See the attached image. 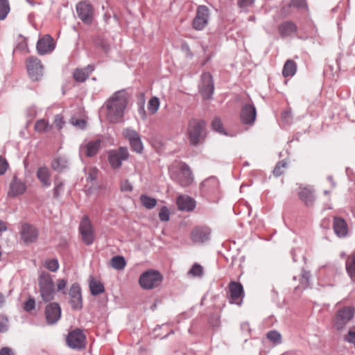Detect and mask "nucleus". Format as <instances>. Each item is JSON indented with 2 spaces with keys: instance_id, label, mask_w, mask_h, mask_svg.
<instances>
[{
  "instance_id": "obj_53",
  "label": "nucleus",
  "mask_w": 355,
  "mask_h": 355,
  "mask_svg": "<svg viewBox=\"0 0 355 355\" xmlns=\"http://www.w3.org/2000/svg\"><path fill=\"white\" fill-rule=\"evenodd\" d=\"M54 123L58 129H62L64 125L63 117L60 114L55 115L54 117Z\"/></svg>"
},
{
  "instance_id": "obj_58",
  "label": "nucleus",
  "mask_w": 355,
  "mask_h": 355,
  "mask_svg": "<svg viewBox=\"0 0 355 355\" xmlns=\"http://www.w3.org/2000/svg\"><path fill=\"white\" fill-rule=\"evenodd\" d=\"M282 119L286 122H289L291 119V112L290 110H286L282 114Z\"/></svg>"
},
{
  "instance_id": "obj_3",
  "label": "nucleus",
  "mask_w": 355,
  "mask_h": 355,
  "mask_svg": "<svg viewBox=\"0 0 355 355\" xmlns=\"http://www.w3.org/2000/svg\"><path fill=\"white\" fill-rule=\"evenodd\" d=\"M39 291L42 300L48 302L54 299L55 295V284L52 276L47 272L42 271L38 277Z\"/></svg>"
},
{
  "instance_id": "obj_50",
  "label": "nucleus",
  "mask_w": 355,
  "mask_h": 355,
  "mask_svg": "<svg viewBox=\"0 0 355 355\" xmlns=\"http://www.w3.org/2000/svg\"><path fill=\"white\" fill-rule=\"evenodd\" d=\"M35 307V301L33 298H29L25 303L24 309L26 311H31Z\"/></svg>"
},
{
  "instance_id": "obj_41",
  "label": "nucleus",
  "mask_w": 355,
  "mask_h": 355,
  "mask_svg": "<svg viewBox=\"0 0 355 355\" xmlns=\"http://www.w3.org/2000/svg\"><path fill=\"white\" fill-rule=\"evenodd\" d=\"M203 268L201 265L196 263L188 271V275L193 277H201L203 275Z\"/></svg>"
},
{
  "instance_id": "obj_35",
  "label": "nucleus",
  "mask_w": 355,
  "mask_h": 355,
  "mask_svg": "<svg viewBox=\"0 0 355 355\" xmlns=\"http://www.w3.org/2000/svg\"><path fill=\"white\" fill-rule=\"evenodd\" d=\"M110 264L113 268L120 270L125 268L126 261L123 257L118 255L111 259Z\"/></svg>"
},
{
  "instance_id": "obj_62",
  "label": "nucleus",
  "mask_w": 355,
  "mask_h": 355,
  "mask_svg": "<svg viewBox=\"0 0 355 355\" xmlns=\"http://www.w3.org/2000/svg\"><path fill=\"white\" fill-rule=\"evenodd\" d=\"M241 329L243 331H248L249 330V323L248 322H243V323H242Z\"/></svg>"
},
{
  "instance_id": "obj_26",
  "label": "nucleus",
  "mask_w": 355,
  "mask_h": 355,
  "mask_svg": "<svg viewBox=\"0 0 355 355\" xmlns=\"http://www.w3.org/2000/svg\"><path fill=\"white\" fill-rule=\"evenodd\" d=\"M26 190V184L15 176L10 184V191L8 195L10 196H17L23 194Z\"/></svg>"
},
{
  "instance_id": "obj_8",
  "label": "nucleus",
  "mask_w": 355,
  "mask_h": 355,
  "mask_svg": "<svg viewBox=\"0 0 355 355\" xmlns=\"http://www.w3.org/2000/svg\"><path fill=\"white\" fill-rule=\"evenodd\" d=\"M129 153L126 147H120L116 150H112L108 153V161L112 168H119L122 162L128 159Z\"/></svg>"
},
{
  "instance_id": "obj_60",
  "label": "nucleus",
  "mask_w": 355,
  "mask_h": 355,
  "mask_svg": "<svg viewBox=\"0 0 355 355\" xmlns=\"http://www.w3.org/2000/svg\"><path fill=\"white\" fill-rule=\"evenodd\" d=\"M7 230V226L6 223L0 220V232H5Z\"/></svg>"
},
{
  "instance_id": "obj_51",
  "label": "nucleus",
  "mask_w": 355,
  "mask_h": 355,
  "mask_svg": "<svg viewBox=\"0 0 355 355\" xmlns=\"http://www.w3.org/2000/svg\"><path fill=\"white\" fill-rule=\"evenodd\" d=\"M289 6L303 8L306 7V3L304 0H291L289 3Z\"/></svg>"
},
{
  "instance_id": "obj_11",
  "label": "nucleus",
  "mask_w": 355,
  "mask_h": 355,
  "mask_svg": "<svg viewBox=\"0 0 355 355\" xmlns=\"http://www.w3.org/2000/svg\"><path fill=\"white\" fill-rule=\"evenodd\" d=\"M124 137L128 140L132 150L141 153L144 150L143 143L139 133L130 128H126L123 131Z\"/></svg>"
},
{
  "instance_id": "obj_19",
  "label": "nucleus",
  "mask_w": 355,
  "mask_h": 355,
  "mask_svg": "<svg viewBox=\"0 0 355 355\" xmlns=\"http://www.w3.org/2000/svg\"><path fill=\"white\" fill-rule=\"evenodd\" d=\"M76 12L78 17L85 24H91L92 21V6L91 4L82 1L77 4Z\"/></svg>"
},
{
  "instance_id": "obj_37",
  "label": "nucleus",
  "mask_w": 355,
  "mask_h": 355,
  "mask_svg": "<svg viewBox=\"0 0 355 355\" xmlns=\"http://www.w3.org/2000/svg\"><path fill=\"white\" fill-rule=\"evenodd\" d=\"M160 105L159 99L156 97L153 96L150 98L148 105L147 108L150 114H155L157 112L159 107Z\"/></svg>"
},
{
  "instance_id": "obj_22",
  "label": "nucleus",
  "mask_w": 355,
  "mask_h": 355,
  "mask_svg": "<svg viewBox=\"0 0 355 355\" xmlns=\"http://www.w3.org/2000/svg\"><path fill=\"white\" fill-rule=\"evenodd\" d=\"M101 139H96L90 141L85 144H82L79 148L80 155H85L87 157L94 156L101 147Z\"/></svg>"
},
{
  "instance_id": "obj_20",
  "label": "nucleus",
  "mask_w": 355,
  "mask_h": 355,
  "mask_svg": "<svg viewBox=\"0 0 355 355\" xmlns=\"http://www.w3.org/2000/svg\"><path fill=\"white\" fill-rule=\"evenodd\" d=\"M36 48L40 55L51 53L55 49L53 39L49 35H45L37 41Z\"/></svg>"
},
{
  "instance_id": "obj_49",
  "label": "nucleus",
  "mask_w": 355,
  "mask_h": 355,
  "mask_svg": "<svg viewBox=\"0 0 355 355\" xmlns=\"http://www.w3.org/2000/svg\"><path fill=\"white\" fill-rule=\"evenodd\" d=\"M67 281L65 279H60L58 280L57 290L62 292L63 294H66V287Z\"/></svg>"
},
{
  "instance_id": "obj_36",
  "label": "nucleus",
  "mask_w": 355,
  "mask_h": 355,
  "mask_svg": "<svg viewBox=\"0 0 355 355\" xmlns=\"http://www.w3.org/2000/svg\"><path fill=\"white\" fill-rule=\"evenodd\" d=\"M266 338L274 345H278L282 343V335L276 330H271L266 334Z\"/></svg>"
},
{
  "instance_id": "obj_2",
  "label": "nucleus",
  "mask_w": 355,
  "mask_h": 355,
  "mask_svg": "<svg viewBox=\"0 0 355 355\" xmlns=\"http://www.w3.org/2000/svg\"><path fill=\"white\" fill-rule=\"evenodd\" d=\"M205 125L206 123L203 120L197 119L189 120L187 132L191 146H196L204 141Z\"/></svg>"
},
{
  "instance_id": "obj_31",
  "label": "nucleus",
  "mask_w": 355,
  "mask_h": 355,
  "mask_svg": "<svg viewBox=\"0 0 355 355\" xmlns=\"http://www.w3.org/2000/svg\"><path fill=\"white\" fill-rule=\"evenodd\" d=\"M37 177L44 187H49L51 186L50 173L48 168L45 166L40 167L37 171Z\"/></svg>"
},
{
  "instance_id": "obj_25",
  "label": "nucleus",
  "mask_w": 355,
  "mask_h": 355,
  "mask_svg": "<svg viewBox=\"0 0 355 355\" xmlns=\"http://www.w3.org/2000/svg\"><path fill=\"white\" fill-rule=\"evenodd\" d=\"M201 79L208 84L207 87L200 86V90L203 98L208 99L211 98L214 90L212 76L209 73H204L201 76Z\"/></svg>"
},
{
  "instance_id": "obj_4",
  "label": "nucleus",
  "mask_w": 355,
  "mask_h": 355,
  "mask_svg": "<svg viewBox=\"0 0 355 355\" xmlns=\"http://www.w3.org/2000/svg\"><path fill=\"white\" fill-rule=\"evenodd\" d=\"M163 276L155 270H148L143 272L139 277L141 288L150 290L157 287L162 282Z\"/></svg>"
},
{
  "instance_id": "obj_63",
  "label": "nucleus",
  "mask_w": 355,
  "mask_h": 355,
  "mask_svg": "<svg viewBox=\"0 0 355 355\" xmlns=\"http://www.w3.org/2000/svg\"><path fill=\"white\" fill-rule=\"evenodd\" d=\"M4 302H5L4 295L1 293H0V307L3 306Z\"/></svg>"
},
{
  "instance_id": "obj_18",
  "label": "nucleus",
  "mask_w": 355,
  "mask_h": 355,
  "mask_svg": "<svg viewBox=\"0 0 355 355\" xmlns=\"http://www.w3.org/2000/svg\"><path fill=\"white\" fill-rule=\"evenodd\" d=\"M241 121L246 125H252L257 117V110L252 103H248L243 106L241 111Z\"/></svg>"
},
{
  "instance_id": "obj_29",
  "label": "nucleus",
  "mask_w": 355,
  "mask_h": 355,
  "mask_svg": "<svg viewBox=\"0 0 355 355\" xmlns=\"http://www.w3.org/2000/svg\"><path fill=\"white\" fill-rule=\"evenodd\" d=\"M89 287L92 295L96 296L105 291V287L103 283L95 279L93 277H89Z\"/></svg>"
},
{
  "instance_id": "obj_59",
  "label": "nucleus",
  "mask_w": 355,
  "mask_h": 355,
  "mask_svg": "<svg viewBox=\"0 0 355 355\" xmlns=\"http://www.w3.org/2000/svg\"><path fill=\"white\" fill-rule=\"evenodd\" d=\"M139 113L140 114L141 118L143 119H146V117H147V115H146V111H145V109H144V105H142L139 109Z\"/></svg>"
},
{
  "instance_id": "obj_6",
  "label": "nucleus",
  "mask_w": 355,
  "mask_h": 355,
  "mask_svg": "<svg viewBox=\"0 0 355 355\" xmlns=\"http://www.w3.org/2000/svg\"><path fill=\"white\" fill-rule=\"evenodd\" d=\"M171 178L181 187H187L190 185L193 180L190 167L184 163L181 164L180 168L172 173Z\"/></svg>"
},
{
  "instance_id": "obj_54",
  "label": "nucleus",
  "mask_w": 355,
  "mask_h": 355,
  "mask_svg": "<svg viewBox=\"0 0 355 355\" xmlns=\"http://www.w3.org/2000/svg\"><path fill=\"white\" fill-rule=\"evenodd\" d=\"M71 123L73 125L78 127L80 129H84L86 125V123L83 119H71Z\"/></svg>"
},
{
  "instance_id": "obj_38",
  "label": "nucleus",
  "mask_w": 355,
  "mask_h": 355,
  "mask_svg": "<svg viewBox=\"0 0 355 355\" xmlns=\"http://www.w3.org/2000/svg\"><path fill=\"white\" fill-rule=\"evenodd\" d=\"M140 201L142 205L148 209H153L157 204L155 198L149 197L144 194L141 195Z\"/></svg>"
},
{
  "instance_id": "obj_24",
  "label": "nucleus",
  "mask_w": 355,
  "mask_h": 355,
  "mask_svg": "<svg viewBox=\"0 0 355 355\" xmlns=\"http://www.w3.org/2000/svg\"><path fill=\"white\" fill-rule=\"evenodd\" d=\"M333 229L336 235L339 238H345L348 234V225L345 219L341 217H334Z\"/></svg>"
},
{
  "instance_id": "obj_9",
  "label": "nucleus",
  "mask_w": 355,
  "mask_h": 355,
  "mask_svg": "<svg viewBox=\"0 0 355 355\" xmlns=\"http://www.w3.org/2000/svg\"><path fill=\"white\" fill-rule=\"evenodd\" d=\"M209 16V8L206 6H199L196 10V15L193 20V28L196 31L203 30L208 24Z\"/></svg>"
},
{
  "instance_id": "obj_21",
  "label": "nucleus",
  "mask_w": 355,
  "mask_h": 355,
  "mask_svg": "<svg viewBox=\"0 0 355 355\" xmlns=\"http://www.w3.org/2000/svg\"><path fill=\"white\" fill-rule=\"evenodd\" d=\"M210 234L207 227H196L191 232V239L194 243H201L209 239Z\"/></svg>"
},
{
  "instance_id": "obj_28",
  "label": "nucleus",
  "mask_w": 355,
  "mask_h": 355,
  "mask_svg": "<svg viewBox=\"0 0 355 355\" xmlns=\"http://www.w3.org/2000/svg\"><path fill=\"white\" fill-rule=\"evenodd\" d=\"M278 30L281 36L286 37L295 34L297 31V28L293 21H286L279 24Z\"/></svg>"
},
{
  "instance_id": "obj_56",
  "label": "nucleus",
  "mask_w": 355,
  "mask_h": 355,
  "mask_svg": "<svg viewBox=\"0 0 355 355\" xmlns=\"http://www.w3.org/2000/svg\"><path fill=\"white\" fill-rule=\"evenodd\" d=\"M7 318L2 315H0V332H4L7 330Z\"/></svg>"
},
{
  "instance_id": "obj_61",
  "label": "nucleus",
  "mask_w": 355,
  "mask_h": 355,
  "mask_svg": "<svg viewBox=\"0 0 355 355\" xmlns=\"http://www.w3.org/2000/svg\"><path fill=\"white\" fill-rule=\"evenodd\" d=\"M182 49L185 50L188 53V54H189L190 56H192V54L191 53L190 49H189V46L187 44H184L182 45Z\"/></svg>"
},
{
  "instance_id": "obj_7",
  "label": "nucleus",
  "mask_w": 355,
  "mask_h": 355,
  "mask_svg": "<svg viewBox=\"0 0 355 355\" xmlns=\"http://www.w3.org/2000/svg\"><path fill=\"white\" fill-rule=\"evenodd\" d=\"M201 194L207 198H216L220 192V184L218 180L211 176L205 179L200 184Z\"/></svg>"
},
{
  "instance_id": "obj_40",
  "label": "nucleus",
  "mask_w": 355,
  "mask_h": 355,
  "mask_svg": "<svg viewBox=\"0 0 355 355\" xmlns=\"http://www.w3.org/2000/svg\"><path fill=\"white\" fill-rule=\"evenodd\" d=\"M10 10L8 0H0V20H3Z\"/></svg>"
},
{
  "instance_id": "obj_46",
  "label": "nucleus",
  "mask_w": 355,
  "mask_h": 355,
  "mask_svg": "<svg viewBox=\"0 0 355 355\" xmlns=\"http://www.w3.org/2000/svg\"><path fill=\"white\" fill-rule=\"evenodd\" d=\"M254 0H239L238 6L243 12H248L253 6Z\"/></svg>"
},
{
  "instance_id": "obj_27",
  "label": "nucleus",
  "mask_w": 355,
  "mask_h": 355,
  "mask_svg": "<svg viewBox=\"0 0 355 355\" xmlns=\"http://www.w3.org/2000/svg\"><path fill=\"white\" fill-rule=\"evenodd\" d=\"M177 205L181 211H192L196 207V201L188 196H179Z\"/></svg>"
},
{
  "instance_id": "obj_57",
  "label": "nucleus",
  "mask_w": 355,
  "mask_h": 355,
  "mask_svg": "<svg viewBox=\"0 0 355 355\" xmlns=\"http://www.w3.org/2000/svg\"><path fill=\"white\" fill-rule=\"evenodd\" d=\"M0 355H15V354L11 348L5 347L0 350Z\"/></svg>"
},
{
  "instance_id": "obj_47",
  "label": "nucleus",
  "mask_w": 355,
  "mask_h": 355,
  "mask_svg": "<svg viewBox=\"0 0 355 355\" xmlns=\"http://www.w3.org/2000/svg\"><path fill=\"white\" fill-rule=\"evenodd\" d=\"M159 218L161 221L166 222L169 220L170 213L166 207H162L159 213Z\"/></svg>"
},
{
  "instance_id": "obj_64",
  "label": "nucleus",
  "mask_w": 355,
  "mask_h": 355,
  "mask_svg": "<svg viewBox=\"0 0 355 355\" xmlns=\"http://www.w3.org/2000/svg\"><path fill=\"white\" fill-rule=\"evenodd\" d=\"M29 111L31 112V114H30L31 116L34 117L36 114V111H35V108H31Z\"/></svg>"
},
{
  "instance_id": "obj_33",
  "label": "nucleus",
  "mask_w": 355,
  "mask_h": 355,
  "mask_svg": "<svg viewBox=\"0 0 355 355\" xmlns=\"http://www.w3.org/2000/svg\"><path fill=\"white\" fill-rule=\"evenodd\" d=\"M68 160L64 157H59L52 162V167L55 171H62L67 167Z\"/></svg>"
},
{
  "instance_id": "obj_42",
  "label": "nucleus",
  "mask_w": 355,
  "mask_h": 355,
  "mask_svg": "<svg viewBox=\"0 0 355 355\" xmlns=\"http://www.w3.org/2000/svg\"><path fill=\"white\" fill-rule=\"evenodd\" d=\"M44 266L47 270L56 272L59 268V262L57 259H47L44 261Z\"/></svg>"
},
{
  "instance_id": "obj_43",
  "label": "nucleus",
  "mask_w": 355,
  "mask_h": 355,
  "mask_svg": "<svg viewBox=\"0 0 355 355\" xmlns=\"http://www.w3.org/2000/svg\"><path fill=\"white\" fill-rule=\"evenodd\" d=\"M211 125L216 132L225 135H227L223 128V123L219 118H215L211 123Z\"/></svg>"
},
{
  "instance_id": "obj_45",
  "label": "nucleus",
  "mask_w": 355,
  "mask_h": 355,
  "mask_svg": "<svg viewBox=\"0 0 355 355\" xmlns=\"http://www.w3.org/2000/svg\"><path fill=\"white\" fill-rule=\"evenodd\" d=\"M286 166L287 164L286 162L283 160L279 162L273 170L274 175L276 177L280 176L284 173V170L286 168Z\"/></svg>"
},
{
  "instance_id": "obj_52",
  "label": "nucleus",
  "mask_w": 355,
  "mask_h": 355,
  "mask_svg": "<svg viewBox=\"0 0 355 355\" xmlns=\"http://www.w3.org/2000/svg\"><path fill=\"white\" fill-rule=\"evenodd\" d=\"M133 187L132 184L128 180H125L121 183V190L122 191H132Z\"/></svg>"
},
{
  "instance_id": "obj_1",
  "label": "nucleus",
  "mask_w": 355,
  "mask_h": 355,
  "mask_svg": "<svg viewBox=\"0 0 355 355\" xmlns=\"http://www.w3.org/2000/svg\"><path fill=\"white\" fill-rule=\"evenodd\" d=\"M128 104V97L125 89L114 92L105 103L107 121L112 123H122Z\"/></svg>"
},
{
  "instance_id": "obj_12",
  "label": "nucleus",
  "mask_w": 355,
  "mask_h": 355,
  "mask_svg": "<svg viewBox=\"0 0 355 355\" xmlns=\"http://www.w3.org/2000/svg\"><path fill=\"white\" fill-rule=\"evenodd\" d=\"M79 231L81 234L82 240L87 245L93 243L94 235L92 229V225L87 216H84L79 225Z\"/></svg>"
},
{
  "instance_id": "obj_34",
  "label": "nucleus",
  "mask_w": 355,
  "mask_h": 355,
  "mask_svg": "<svg viewBox=\"0 0 355 355\" xmlns=\"http://www.w3.org/2000/svg\"><path fill=\"white\" fill-rule=\"evenodd\" d=\"M51 125L44 119H40L35 122V130L39 133H45L51 130Z\"/></svg>"
},
{
  "instance_id": "obj_16",
  "label": "nucleus",
  "mask_w": 355,
  "mask_h": 355,
  "mask_svg": "<svg viewBox=\"0 0 355 355\" xmlns=\"http://www.w3.org/2000/svg\"><path fill=\"white\" fill-rule=\"evenodd\" d=\"M21 240L26 244L33 243L38 237V230L33 225L24 223L21 225Z\"/></svg>"
},
{
  "instance_id": "obj_30",
  "label": "nucleus",
  "mask_w": 355,
  "mask_h": 355,
  "mask_svg": "<svg viewBox=\"0 0 355 355\" xmlns=\"http://www.w3.org/2000/svg\"><path fill=\"white\" fill-rule=\"evenodd\" d=\"M311 277V275L309 271L302 269L299 275L300 284L295 287V291L307 288L310 285Z\"/></svg>"
},
{
  "instance_id": "obj_15",
  "label": "nucleus",
  "mask_w": 355,
  "mask_h": 355,
  "mask_svg": "<svg viewBox=\"0 0 355 355\" xmlns=\"http://www.w3.org/2000/svg\"><path fill=\"white\" fill-rule=\"evenodd\" d=\"M67 343L69 347L80 349L85 347V336L81 330L76 329L69 334L67 337Z\"/></svg>"
},
{
  "instance_id": "obj_55",
  "label": "nucleus",
  "mask_w": 355,
  "mask_h": 355,
  "mask_svg": "<svg viewBox=\"0 0 355 355\" xmlns=\"http://www.w3.org/2000/svg\"><path fill=\"white\" fill-rule=\"evenodd\" d=\"M8 167L7 161L0 156V175H3L6 173Z\"/></svg>"
},
{
  "instance_id": "obj_44",
  "label": "nucleus",
  "mask_w": 355,
  "mask_h": 355,
  "mask_svg": "<svg viewBox=\"0 0 355 355\" xmlns=\"http://www.w3.org/2000/svg\"><path fill=\"white\" fill-rule=\"evenodd\" d=\"M89 77V73L83 69H77L73 72V78L78 82H84Z\"/></svg>"
},
{
  "instance_id": "obj_5",
  "label": "nucleus",
  "mask_w": 355,
  "mask_h": 355,
  "mask_svg": "<svg viewBox=\"0 0 355 355\" xmlns=\"http://www.w3.org/2000/svg\"><path fill=\"white\" fill-rule=\"evenodd\" d=\"M354 306H345L339 309L333 319V327L338 331L344 329L347 324L354 318Z\"/></svg>"
},
{
  "instance_id": "obj_14",
  "label": "nucleus",
  "mask_w": 355,
  "mask_h": 355,
  "mask_svg": "<svg viewBox=\"0 0 355 355\" xmlns=\"http://www.w3.org/2000/svg\"><path fill=\"white\" fill-rule=\"evenodd\" d=\"M69 303L74 310H80L83 306L81 288L78 283L73 284L69 291Z\"/></svg>"
},
{
  "instance_id": "obj_10",
  "label": "nucleus",
  "mask_w": 355,
  "mask_h": 355,
  "mask_svg": "<svg viewBox=\"0 0 355 355\" xmlns=\"http://www.w3.org/2000/svg\"><path fill=\"white\" fill-rule=\"evenodd\" d=\"M26 68L28 75L33 80H39L42 77L44 68L41 61L37 58H28L26 60Z\"/></svg>"
},
{
  "instance_id": "obj_32",
  "label": "nucleus",
  "mask_w": 355,
  "mask_h": 355,
  "mask_svg": "<svg viewBox=\"0 0 355 355\" xmlns=\"http://www.w3.org/2000/svg\"><path fill=\"white\" fill-rule=\"evenodd\" d=\"M296 71V63L292 60H288L284 65L282 74L284 77H292L295 74Z\"/></svg>"
},
{
  "instance_id": "obj_48",
  "label": "nucleus",
  "mask_w": 355,
  "mask_h": 355,
  "mask_svg": "<svg viewBox=\"0 0 355 355\" xmlns=\"http://www.w3.org/2000/svg\"><path fill=\"white\" fill-rule=\"evenodd\" d=\"M64 190V184L62 182H58L55 183L53 189V196L55 198H58Z\"/></svg>"
},
{
  "instance_id": "obj_23",
  "label": "nucleus",
  "mask_w": 355,
  "mask_h": 355,
  "mask_svg": "<svg viewBox=\"0 0 355 355\" xmlns=\"http://www.w3.org/2000/svg\"><path fill=\"white\" fill-rule=\"evenodd\" d=\"M298 196L306 207L312 206L315 199L314 190L311 186L300 187Z\"/></svg>"
},
{
  "instance_id": "obj_13",
  "label": "nucleus",
  "mask_w": 355,
  "mask_h": 355,
  "mask_svg": "<svg viewBox=\"0 0 355 355\" xmlns=\"http://www.w3.org/2000/svg\"><path fill=\"white\" fill-rule=\"evenodd\" d=\"M227 296L231 304L241 305L244 296L243 288L241 283L231 282L228 286Z\"/></svg>"
},
{
  "instance_id": "obj_39",
  "label": "nucleus",
  "mask_w": 355,
  "mask_h": 355,
  "mask_svg": "<svg viewBox=\"0 0 355 355\" xmlns=\"http://www.w3.org/2000/svg\"><path fill=\"white\" fill-rule=\"evenodd\" d=\"M346 270L351 278L355 277V254L348 257L347 259Z\"/></svg>"
},
{
  "instance_id": "obj_17",
  "label": "nucleus",
  "mask_w": 355,
  "mask_h": 355,
  "mask_svg": "<svg viewBox=\"0 0 355 355\" xmlns=\"http://www.w3.org/2000/svg\"><path fill=\"white\" fill-rule=\"evenodd\" d=\"M45 317L47 324H54L61 317V308L58 303L51 302L45 309Z\"/></svg>"
}]
</instances>
